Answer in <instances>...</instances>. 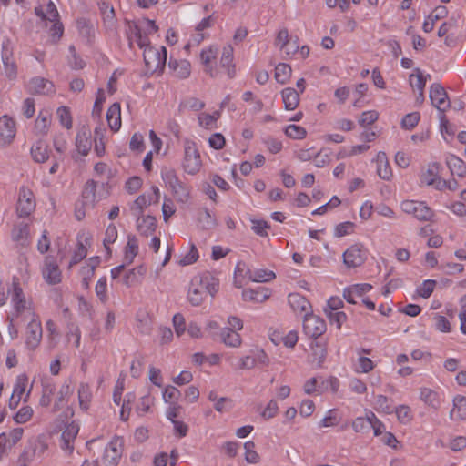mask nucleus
<instances>
[{
	"mask_svg": "<svg viewBox=\"0 0 466 466\" xmlns=\"http://www.w3.org/2000/svg\"><path fill=\"white\" fill-rule=\"evenodd\" d=\"M157 31L158 26L154 20L142 18L127 23V35L130 47L137 45L140 49H143L147 72L160 75L166 66L167 49L165 46L155 47L151 46L149 39L150 35Z\"/></svg>",
	"mask_w": 466,
	"mask_h": 466,
	"instance_id": "1",
	"label": "nucleus"
},
{
	"mask_svg": "<svg viewBox=\"0 0 466 466\" xmlns=\"http://www.w3.org/2000/svg\"><path fill=\"white\" fill-rule=\"evenodd\" d=\"M8 292L10 293L11 303V309L7 316L9 321L8 334L11 339H15L18 338V327L39 317V315L35 311L33 301L26 299L18 279L13 280Z\"/></svg>",
	"mask_w": 466,
	"mask_h": 466,
	"instance_id": "2",
	"label": "nucleus"
},
{
	"mask_svg": "<svg viewBox=\"0 0 466 466\" xmlns=\"http://www.w3.org/2000/svg\"><path fill=\"white\" fill-rule=\"evenodd\" d=\"M442 167L440 163H429L423 168L420 175V182L421 185L431 187L436 190L455 191L458 188V183L455 179L445 180L441 177Z\"/></svg>",
	"mask_w": 466,
	"mask_h": 466,
	"instance_id": "3",
	"label": "nucleus"
},
{
	"mask_svg": "<svg viewBox=\"0 0 466 466\" xmlns=\"http://www.w3.org/2000/svg\"><path fill=\"white\" fill-rule=\"evenodd\" d=\"M183 171L190 176H195L203 167V160L198 144L190 138L183 141V157L181 159Z\"/></svg>",
	"mask_w": 466,
	"mask_h": 466,
	"instance_id": "4",
	"label": "nucleus"
},
{
	"mask_svg": "<svg viewBox=\"0 0 466 466\" xmlns=\"http://www.w3.org/2000/svg\"><path fill=\"white\" fill-rule=\"evenodd\" d=\"M218 48L217 46L209 45L201 49L198 59L203 72L211 78L218 77L220 74L217 59Z\"/></svg>",
	"mask_w": 466,
	"mask_h": 466,
	"instance_id": "5",
	"label": "nucleus"
},
{
	"mask_svg": "<svg viewBox=\"0 0 466 466\" xmlns=\"http://www.w3.org/2000/svg\"><path fill=\"white\" fill-rule=\"evenodd\" d=\"M125 390V379L118 378L113 392V401L117 406H121L120 410V418L122 420L126 421L128 420L130 411L132 409V403L136 400V394L134 392H128L126 394L123 401H122V394Z\"/></svg>",
	"mask_w": 466,
	"mask_h": 466,
	"instance_id": "6",
	"label": "nucleus"
},
{
	"mask_svg": "<svg viewBox=\"0 0 466 466\" xmlns=\"http://www.w3.org/2000/svg\"><path fill=\"white\" fill-rule=\"evenodd\" d=\"M400 209L420 221H431L434 211L423 201L407 199L400 203Z\"/></svg>",
	"mask_w": 466,
	"mask_h": 466,
	"instance_id": "7",
	"label": "nucleus"
},
{
	"mask_svg": "<svg viewBox=\"0 0 466 466\" xmlns=\"http://www.w3.org/2000/svg\"><path fill=\"white\" fill-rule=\"evenodd\" d=\"M31 389L32 386H29V378L26 374L22 373L16 376L9 400V408L15 410L22 400L26 401L31 393Z\"/></svg>",
	"mask_w": 466,
	"mask_h": 466,
	"instance_id": "8",
	"label": "nucleus"
},
{
	"mask_svg": "<svg viewBox=\"0 0 466 466\" xmlns=\"http://www.w3.org/2000/svg\"><path fill=\"white\" fill-rule=\"evenodd\" d=\"M24 333L25 347L30 351H35L41 344L43 339V328L40 317L27 321Z\"/></svg>",
	"mask_w": 466,
	"mask_h": 466,
	"instance_id": "9",
	"label": "nucleus"
},
{
	"mask_svg": "<svg viewBox=\"0 0 466 466\" xmlns=\"http://www.w3.org/2000/svg\"><path fill=\"white\" fill-rule=\"evenodd\" d=\"M36 207L35 194L31 188L22 186L18 191L16 214L19 218H27L34 213Z\"/></svg>",
	"mask_w": 466,
	"mask_h": 466,
	"instance_id": "10",
	"label": "nucleus"
},
{
	"mask_svg": "<svg viewBox=\"0 0 466 466\" xmlns=\"http://www.w3.org/2000/svg\"><path fill=\"white\" fill-rule=\"evenodd\" d=\"M160 200V189L157 186L150 187V192L139 195L129 206L134 216L143 215L144 210Z\"/></svg>",
	"mask_w": 466,
	"mask_h": 466,
	"instance_id": "11",
	"label": "nucleus"
},
{
	"mask_svg": "<svg viewBox=\"0 0 466 466\" xmlns=\"http://www.w3.org/2000/svg\"><path fill=\"white\" fill-rule=\"evenodd\" d=\"M91 132L87 128H81L77 131L75 138V149L70 153L74 161H78L86 157L92 148Z\"/></svg>",
	"mask_w": 466,
	"mask_h": 466,
	"instance_id": "12",
	"label": "nucleus"
},
{
	"mask_svg": "<svg viewBox=\"0 0 466 466\" xmlns=\"http://www.w3.org/2000/svg\"><path fill=\"white\" fill-rule=\"evenodd\" d=\"M41 274L48 285H56L62 281V271L56 258L46 256L41 268Z\"/></svg>",
	"mask_w": 466,
	"mask_h": 466,
	"instance_id": "13",
	"label": "nucleus"
},
{
	"mask_svg": "<svg viewBox=\"0 0 466 466\" xmlns=\"http://www.w3.org/2000/svg\"><path fill=\"white\" fill-rule=\"evenodd\" d=\"M368 251L361 244L349 247L343 253V262L349 268L361 266L367 259Z\"/></svg>",
	"mask_w": 466,
	"mask_h": 466,
	"instance_id": "14",
	"label": "nucleus"
},
{
	"mask_svg": "<svg viewBox=\"0 0 466 466\" xmlns=\"http://www.w3.org/2000/svg\"><path fill=\"white\" fill-rule=\"evenodd\" d=\"M124 447V439L115 436L105 449L104 462L106 466H116L121 459Z\"/></svg>",
	"mask_w": 466,
	"mask_h": 466,
	"instance_id": "15",
	"label": "nucleus"
},
{
	"mask_svg": "<svg viewBox=\"0 0 466 466\" xmlns=\"http://www.w3.org/2000/svg\"><path fill=\"white\" fill-rule=\"evenodd\" d=\"M327 326L323 319L309 313L303 319V330L310 338L317 339L326 331Z\"/></svg>",
	"mask_w": 466,
	"mask_h": 466,
	"instance_id": "16",
	"label": "nucleus"
},
{
	"mask_svg": "<svg viewBox=\"0 0 466 466\" xmlns=\"http://www.w3.org/2000/svg\"><path fill=\"white\" fill-rule=\"evenodd\" d=\"M430 99L432 106L441 112L446 111L451 106L446 90L438 83L431 86Z\"/></svg>",
	"mask_w": 466,
	"mask_h": 466,
	"instance_id": "17",
	"label": "nucleus"
},
{
	"mask_svg": "<svg viewBox=\"0 0 466 466\" xmlns=\"http://www.w3.org/2000/svg\"><path fill=\"white\" fill-rule=\"evenodd\" d=\"M26 89L31 94L43 96L53 95L56 92L53 82L41 76L30 79L26 85Z\"/></svg>",
	"mask_w": 466,
	"mask_h": 466,
	"instance_id": "18",
	"label": "nucleus"
},
{
	"mask_svg": "<svg viewBox=\"0 0 466 466\" xmlns=\"http://www.w3.org/2000/svg\"><path fill=\"white\" fill-rule=\"evenodd\" d=\"M16 134V126L14 118L7 115L0 117V145L7 146L12 143Z\"/></svg>",
	"mask_w": 466,
	"mask_h": 466,
	"instance_id": "19",
	"label": "nucleus"
},
{
	"mask_svg": "<svg viewBox=\"0 0 466 466\" xmlns=\"http://www.w3.org/2000/svg\"><path fill=\"white\" fill-rule=\"evenodd\" d=\"M370 283H356L346 287L343 289V298L350 304H357L358 299H362L365 294L372 289Z\"/></svg>",
	"mask_w": 466,
	"mask_h": 466,
	"instance_id": "20",
	"label": "nucleus"
},
{
	"mask_svg": "<svg viewBox=\"0 0 466 466\" xmlns=\"http://www.w3.org/2000/svg\"><path fill=\"white\" fill-rule=\"evenodd\" d=\"M219 69L222 68L228 77L232 79L237 75V68L234 58V48L231 45H227L223 47L220 60Z\"/></svg>",
	"mask_w": 466,
	"mask_h": 466,
	"instance_id": "21",
	"label": "nucleus"
},
{
	"mask_svg": "<svg viewBox=\"0 0 466 466\" xmlns=\"http://www.w3.org/2000/svg\"><path fill=\"white\" fill-rule=\"evenodd\" d=\"M420 400L428 407L437 410L443 402L444 394L441 390L422 387L420 389Z\"/></svg>",
	"mask_w": 466,
	"mask_h": 466,
	"instance_id": "22",
	"label": "nucleus"
},
{
	"mask_svg": "<svg viewBox=\"0 0 466 466\" xmlns=\"http://www.w3.org/2000/svg\"><path fill=\"white\" fill-rule=\"evenodd\" d=\"M288 302L296 315L305 317L311 312L309 301L299 293H290L288 297Z\"/></svg>",
	"mask_w": 466,
	"mask_h": 466,
	"instance_id": "23",
	"label": "nucleus"
},
{
	"mask_svg": "<svg viewBox=\"0 0 466 466\" xmlns=\"http://www.w3.org/2000/svg\"><path fill=\"white\" fill-rule=\"evenodd\" d=\"M79 432V425L72 421L66 424L62 431L61 435V448L71 453L74 450V441Z\"/></svg>",
	"mask_w": 466,
	"mask_h": 466,
	"instance_id": "24",
	"label": "nucleus"
},
{
	"mask_svg": "<svg viewBox=\"0 0 466 466\" xmlns=\"http://www.w3.org/2000/svg\"><path fill=\"white\" fill-rule=\"evenodd\" d=\"M100 258L97 256L89 258L80 268L82 278V286L88 289L92 279L94 278L96 268L100 265Z\"/></svg>",
	"mask_w": 466,
	"mask_h": 466,
	"instance_id": "25",
	"label": "nucleus"
},
{
	"mask_svg": "<svg viewBox=\"0 0 466 466\" xmlns=\"http://www.w3.org/2000/svg\"><path fill=\"white\" fill-rule=\"evenodd\" d=\"M370 350L361 349L358 350V357L356 360L353 362L352 369L354 372L358 374L361 373H369L375 368V363L373 360L362 354H370Z\"/></svg>",
	"mask_w": 466,
	"mask_h": 466,
	"instance_id": "26",
	"label": "nucleus"
},
{
	"mask_svg": "<svg viewBox=\"0 0 466 466\" xmlns=\"http://www.w3.org/2000/svg\"><path fill=\"white\" fill-rule=\"evenodd\" d=\"M168 67L175 77L186 79L191 74V64L187 59L170 58Z\"/></svg>",
	"mask_w": 466,
	"mask_h": 466,
	"instance_id": "27",
	"label": "nucleus"
},
{
	"mask_svg": "<svg viewBox=\"0 0 466 466\" xmlns=\"http://www.w3.org/2000/svg\"><path fill=\"white\" fill-rule=\"evenodd\" d=\"M271 296V290L265 287L247 289L242 292V299L248 302L263 303Z\"/></svg>",
	"mask_w": 466,
	"mask_h": 466,
	"instance_id": "28",
	"label": "nucleus"
},
{
	"mask_svg": "<svg viewBox=\"0 0 466 466\" xmlns=\"http://www.w3.org/2000/svg\"><path fill=\"white\" fill-rule=\"evenodd\" d=\"M137 217V230L140 235L148 237L157 229V223L155 217L150 215H139Z\"/></svg>",
	"mask_w": 466,
	"mask_h": 466,
	"instance_id": "29",
	"label": "nucleus"
},
{
	"mask_svg": "<svg viewBox=\"0 0 466 466\" xmlns=\"http://www.w3.org/2000/svg\"><path fill=\"white\" fill-rule=\"evenodd\" d=\"M206 297V292L202 288L201 284L198 280L197 277L191 279L188 291L187 300L192 306L198 307L202 304Z\"/></svg>",
	"mask_w": 466,
	"mask_h": 466,
	"instance_id": "30",
	"label": "nucleus"
},
{
	"mask_svg": "<svg viewBox=\"0 0 466 466\" xmlns=\"http://www.w3.org/2000/svg\"><path fill=\"white\" fill-rule=\"evenodd\" d=\"M52 122V114L47 109L39 111L38 116L35 121L34 131L36 135L46 136L50 128Z\"/></svg>",
	"mask_w": 466,
	"mask_h": 466,
	"instance_id": "31",
	"label": "nucleus"
},
{
	"mask_svg": "<svg viewBox=\"0 0 466 466\" xmlns=\"http://www.w3.org/2000/svg\"><path fill=\"white\" fill-rule=\"evenodd\" d=\"M206 293L215 297L219 289V279L210 272L196 276Z\"/></svg>",
	"mask_w": 466,
	"mask_h": 466,
	"instance_id": "32",
	"label": "nucleus"
},
{
	"mask_svg": "<svg viewBox=\"0 0 466 466\" xmlns=\"http://www.w3.org/2000/svg\"><path fill=\"white\" fill-rule=\"evenodd\" d=\"M375 162L378 176L383 180H390L392 177V170L387 155L384 152H379L376 155Z\"/></svg>",
	"mask_w": 466,
	"mask_h": 466,
	"instance_id": "33",
	"label": "nucleus"
},
{
	"mask_svg": "<svg viewBox=\"0 0 466 466\" xmlns=\"http://www.w3.org/2000/svg\"><path fill=\"white\" fill-rule=\"evenodd\" d=\"M11 235L14 241L22 246L28 245L30 240V225L25 222L15 224Z\"/></svg>",
	"mask_w": 466,
	"mask_h": 466,
	"instance_id": "34",
	"label": "nucleus"
},
{
	"mask_svg": "<svg viewBox=\"0 0 466 466\" xmlns=\"http://www.w3.org/2000/svg\"><path fill=\"white\" fill-rule=\"evenodd\" d=\"M106 120L113 132H117L121 128V106L119 103H114L107 109Z\"/></svg>",
	"mask_w": 466,
	"mask_h": 466,
	"instance_id": "35",
	"label": "nucleus"
},
{
	"mask_svg": "<svg viewBox=\"0 0 466 466\" xmlns=\"http://www.w3.org/2000/svg\"><path fill=\"white\" fill-rule=\"evenodd\" d=\"M453 406L450 411V418L452 420H466V397L457 395L453 398Z\"/></svg>",
	"mask_w": 466,
	"mask_h": 466,
	"instance_id": "36",
	"label": "nucleus"
},
{
	"mask_svg": "<svg viewBox=\"0 0 466 466\" xmlns=\"http://www.w3.org/2000/svg\"><path fill=\"white\" fill-rule=\"evenodd\" d=\"M30 152L32 158L37 163H45L50 157L49 147L44 140L36 141L32 146Z\"/></svg>",
	"mask_w": 466,
	"mask_h": 466,
	"instance_id": "37",
	"label": "nucleus"
},
{
	"mask_svg": "<svg viewBox=\"0 0 466 466\" xmlns=\"http://www.w3.org/2000/svg\"><path fill=\"white\" fill-rule=\"evenodd\" d=\"M446 165L452 175L463 177L466 176V163L459 157L450 154L446 157Z\"/></svg>",
	"mask_w": 466,
	"mask_h": 466,
	"instance_id": "38",
	"label": "nucleus"
},
{
	"mask_svg": "<svg viewBox=\"0 0 466 466\" xmlns=\"http://www.w3.org/2000/svg\"><path fill=\"white\" fill-rule=\"evenodd\" d=\"M74 392V386L71 380H66L60 387L55 402V409H62L69 400Z\"/></svg>",
	"mask_w": 466,
	"mask_h": 466,
	"instance_id": "39",
	"label": "nucleus"
},
{
	"mask_svg": "<svg viewBox=\"0 0 466 466\" xmlns=\"http://www.w3.org/2000/svg\"><path fill=\"white\" fill-rule=\"evenodd\" d=\"M117 238H118L117 228L115 224L110 223L106 227V228L105 230L104 238H103V247H104V249L106 252V256L107 258L111 257V255H112L111 245H113L116 241Z\"/></svg>",
	"mask_w": 466,
	"mask_h": 466,
	"instance_id": "40",
	"label": "nucleus"
},
{
	"mask_svg": "<svg viewBox=\"0 0 466 466\" xmlns=\"http://www.w3.org/2000/svg\"><path fill=\"white\" fill-rule=\"evenodd\" d=\"M281 97L286 110H294L299 104V94L294 88H284L281 91Z\"/></svg>",
	"mask_w": 466,
	"mask_h": 466,
	"instance_id": "41",
	"label": "nucleus"
},
{
	"mask_svg": "<svg viewBox=\"0 0 466 466\" xmlns=\"http://www.w3.org/2000/svg\"><path fill=\"white\" fill-rule=\"evenodd\" d=\"M222 343L230 348H239L242 345V338L238 331L223 329L220 332Z\"/></svg>",
	"mask_w": 466,
	"mask_h": 466,
	"instance_id": "42",
	"label": "nucleus"
},
{
	"mask_svg": "<svg viewBox=\"0 0 466 466\" xmlns=\"http://www.w3.org/2000/svg\"><path fill=\"white\" fill-rule=\"evenodd\" d=\"M35 14L44 20L55 21L58 18L57 9L51 1L35 7Z\"/></svg>",
	"mask_w": 466,
	"mask_h": 466,
	"instance_id": "43",
	"label": "nucleus"
},
{
	"mask_svg": "<svg viewBox=\"0 0 466 466\" xmlns=\"http://www.w3.org/2000/svg\"><path fill=\"white\" fill-rule=\"evenodd\" d=\"M270 339L275 345L283 343L285 347L293 349L298 342L299 336L297 331L289 330L286 335L281 337L279 333L274 332Z\"/></svg>",
	"mask_w": 466,
	"mask_h": 466,
	"instance_id": "44",
	"label": "nucleus"
},
{
	"mask_svg": "<svg viewBox=\"0 0 466 466\" xmlns=\"http://www.w3.org/2000/svg\"><path fill=\"white\" fill-rule=\"evenodd\" d=\"M219 117V111H214L212 113L202 112L198 115V121L201 127L210 130L218 127Z\"/></svg>",
	"mask_w": 466,
	"mask_h": 466,
	"instance_id": "45",
	"label": "nucleus"
},
{
	"mask_svg": "<svg viewBox=\"0 0 466 466\" xmlns=\"http://www.w3.org/2000/svg\"><path fill=\"white\" fill-rule=\"evenodd\" d=\"M429 78V75H424L419 68H416L413 73L410 75L409 82L414 91H424Z\"/></svg>",
	"mask_w": 466,
	"mask_h": 466,
	"instance_id": "46",
	"label": "nucleus"
},
{
	"mask_svg": "<svg viewBox=\"0 0 466 466\" xmlns=\"http://www.w3.org/2000/svg\"><path fill=\"white\" fill-rule=\"evenodd\" d=\"M139 250L138 240L136 236L130 235L127 237V242L125 247L124 259L128 264L132 263L137 256Z\"/></svg>",
	"mask_w": 466,
	"mask_h": 466,
	"instance_id": "47",
	"label": "nucleus"
},
{
	"mask_svg": "<svg viewBox=\"0 0 466 466\" xmlns=\"http://www.w3.org/2000/svg\"><path fill=\"white\" fill-rule=\"evenodd\" d=\"M154 404V397L151 394L150 389H146L139 398L136 406V411L139 415H144L148 412L151 406Z\"/></svg>",
	"mask_w": 466,
	"mask_h": 466,
	"instance_id": "48",
	"label": "nucleus"
},
{
	"mask_svg": "<svg viewBox=\"0 0 466 466\" xmlns=\"http://www.w3.org/2000/svg\"><path fill=\"white\" fill-rule=\"evenodd\" d=\"M340 387L339 380L335 376H329L319 384V395L326 392L337 393Z\"/></svg>",
	"mask_w": 466,
	"mask_h": 466,
	"instance_id": "49",
	"label": "nucleus"
},
{
	"mask_svg": "<svg viewBox=\"0 0 466 466\" xmlns=\"http://www.w3.org/2000/svg\"><path fill=\"white\" fill-rule=\"evenodd\" d=\"M248 279L253 282H268L276 278V275L272 270L265 268L248 270Z\"/></svg>",
	"mask_w": 466,
	"mask_h": 466,
	"instance_id": "50",
	"label": "nucleus"
},
{
	"mask_svg": "<svg viewBox=\"0 0 466 466\" xmlns=\"http://www.w3.org/2000/svg\"><path fill=\"white\" fill-rule=\"evenodd\" d=\"M94 233L91 229L83 228L76 234V246L88 250L93 244Z\"/></svg>",
	"mask_w": 466,
	"mask_h": 466,
	"instance_id": "51",
	"label": "nucleus"
},
{
	"mask_svg": "<svg viewBox=\"0 0 466 466\" xmlns=\"http://www.w3.org/2000/svg\"><path fill=\"white\" fill-rule=\"evenodd\" d=\"M369 148H370V146L365 145V144L351 146V147H344L339 150V152L337 154V158L343 159V158L350 157L353 156H357V155L366 152Z\"/></svg>",
	"mask_w": 466,
	"mask_h": 466,
	"instance_id": "52",
	"label": "nucleus"
},
{
	"mask_svg": "<svg viewBox=\"0 0 466 466\" xmlns=\"http://www.w3.org/2000/svg\"><path fill=\"white\" fill-rule=\"evenodd\" d=\"M92 399L91 387L87 383H81L78 388V401L82 410H86Z\"/></svg>",
	"mask_w": 466,
	"mask_h": 466,
	"instance_id": "53",
	"label": "nucleus"
},
{
	"mask_svg": "<svg viewBox=\"0 0 466 466\" xmlns=\"http://www.w3.org/2000/svg\"><path fill=\"white\" fill-rule=\"evenodd\" d=\"M291 73L292 69L289 65L279 63L275 67L274 77L278 83L284 85L290 79Z\"/></svg>",
	"mask_w": 466,
	"mask_h": 466,
	"instance_id": "54",
	"label": "nucleus"
},
{
	"mask_svg": "<svg viewBox=\"0 0 466 466\" xmlns=\"http://www.w3.org/2000/svg\"><path fill=\"white\" fill-rule=\"evenodd\" d=\"M56 116L58 118L60 125L63 127H65L66 129L72 128L73 117H72L70 108L68 106H59L56 109Z\"/></svg>",
	"mask_w": 466,
	"mask_h": 466,
	"instance_id": "55",
	"label": "nucleus"
},
{
	"mask_svg": "<svg viewBox=\"0 0 466 466\" xmlns=\"http://www.w3.org/2000/svg\"><path fill=\"white\" fill-rule=\"evenodd\" d=\"M247 266L244 262H238L234 270V285L237 288H242L245 284L246 278L248 279Z\"/></svg>",
	"mask_w": 466,
	"mask_h": 466,
	"instance_id": "56",
	"label": "nucleus"
},
{
	"mask_svg": "<svg viewBox=\"0 0 466 466\" xmlns=\"http://www.w3.org/2000/svg\"><path fill=\"white\" fill-rule=\"evenodd\" d=\"M170 190L178 202L186 203L190 198V187L182 181Z\"/></svg>",
	"mask_w": 466,
	"mask_h": 466,
	"instance_id": "57",
	"label": "nucleus"
},
{
	"mask_svg": "<svg viewBox=\"0 0 466 466\" xmlns=\"http://www.w3.org/2000/svg\"><path fill=\"white\" fill-rule=\"evenodd\" d=\"M46 339L50 348H53L60 336L56 323L53 319H48L46 322Z\"/></svg>",
	"mask_w": 466,
	"mask_h": 466,
	"instance_id": "58",
	"label": "nucleus"
},
{
	"mask_svg": "<svg viewBox=\"0 0 466 466\" xmlns=\"http://www.w3.org/2000/svg\"><path fill=\"white\" fill-rule=\"evenodd\" d=\"M99 8L102 14L103 21L106 24V26H114L116 20H115V11L111 5L102 2L99 5Z\"/></svg>",
	"mask_w": 466,
	"mask_h": 466,
	"instance_id": "59",
	"label": "nucleus"
},
{
	"mask_svg": "<svg viewBox=\"0 0 466 466\" xmlns=\"http://www.w3.org/2000/svg\"><path fill=\"white\" fill-rule=\"evenodd\" d=\"M285 135L291 139L301 140L307 137V130L300 126L290 124L288 125L284 129Z\"/></svg>",
	"mask_w": 466,
	"mask_h": 466,
	"instance_id": "60",
	"label": "nucleus"
},
{
	"mask_svg": "<svg viewBox=\"0 0 466 466\" xmlns=\"http://www.w3.org/2000/svg\"><path fill=\"white\" fill-rule=\"evenodd\" d=\"M209 35L207 32L197 31L194 29V32L191 34L188 42L184 46V50L189 54L190 48L192 46H199L206 38H208Z\"/></svg>",
	"mask_w": 466,
	"mask_h": 466,
	"instance_id": "61",
	"label": "nucleus"
},
{
	"mask_svg": "<svg viewBox=\"0 0 466 466\" xmlns=\"http://www.w3.org/2000/svg\"><path fill=\"white\" fill-rule=\"evenodd\" d=\"M373 408L381 413L390 414L392 411L390 400L384 395H377L374 400Z\"/></svg>",
	"mask_w": 466,
	"mask_h": 466,
	"instance_id": "62",
	"label": "nucleus"
},
{
	"mask_svg": "<svg viewBox=\"0 0 466 466\" xmlns=\"http://www.w3.org/2000/svg\"><path fill=\"white\" fill-rule=\"evenodd\" d=\"M161 177L165 183V186L170 190L175 186L178 185L181 180L177 175V172L172 168L163 169L161 171Z\"/></svg>",
	"mask_w": 466,
	"mask_h": 466,
	"instance_id": "63",
	"label": "nucleus"
},
{
	"mask_svg": "<svg viewBox=\"0 0 466 466\" xmlns=\"http://www.w3.org/2000/svg\"><path fill=\"white\" fill-rule=\"evenodd\" d=\"M420 120V114L419 112H411L402 117L400 127L405 130H412L419 124Z\"/></svg>",
	"mask_w": 466,
	"mask_h": 466,
	"instance_id": "64",
	"label": "nucleus"
}]
</instances>
